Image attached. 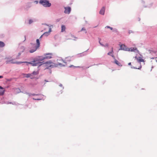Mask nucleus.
I'll list each match as a JSON object with an SVG mask.
<instances>
[{
    "mask_svg": "<svg viewBox=\"0 0 157 157\" xmlns=\"http://www.w3.org/2000/svg\"><path fill=\"white\" fill-rule=\"evenodd\" d=\"M120 47L121 50L126 51L134 52H138L136 48H127L126 46L124 44H121V45Z\"/></svg>",
    "mask_w": 157,
    "mask_h": 157,
    "instance_id": "7ed1b4c3",
    "label": "nucleus"
},
{
    "mask_svg": "<svg viewBox=\"0 0 157 157\" xmlns=\"http://www.w3.org/2000/svg\"><path fill=\"white\" fill-rule=\"evenodd\" d=\"M45 81L46 82H48V81H47L46 80H45Z\"/></svg>",
    "mask_w": 157,
    "mask_h": 157,
    "instance_id": "c9c22d12",
    "label": "nucleus"
},
{
    "mask_svg": "<svg viewBox=\"0 0 157 157\" xmlns=\"http://www.w3.org/2000/svg\"><path fill=\"white\" fill-rule=\"evenodd\" d=\"M111 56H112V57H113L114 59H115V57H114V55H111Z\"/></svg>",
    "mask_w": 157,
    "mask_h": 157,
    "instance_id": "c756f323",
    "label": "nucleus"
},
{
    "mask_svg": "<svg viewBox=\"0 0 157 157\" xmlns=\"http://www.w3.org/2000/svg\"><path fill=\"white\" fill-rule=\"evenodd\" d=\"M71 36L72 37H74V38H75V37H74L73 36V35H71Z\"/></svg>",
    "mask_w": 157,
    "mask_h": 157,
    "instance_id": "e433bc0d",
    "label": "nucleus"
},
{
    "mask_svg": "<svg viewBox=\"0 0 157 157\" xmlns=\"http://www.w3.org/2000/svg\"><path fill=\"white\" fill-rule=\"evenodd\" d=\"M66 29L65 26L64 25H62L61 26V32H63Z\"/></svg>",
    "mask_w": 157,
    "mask_h": 157,
    "instance_id": "aec40b11",
    "label": "nucleus"
},
{
    "mask_svg": "<svg viewBox=\"0 0 157 157\" xmlns=\"http://www.w3.org/2000/svg\"><path fill=\"white\" fill-rule=\"evenodd\" d=\"M114 63L119 66H122V65L120 63L118 60L115 59H114Z\"/></svg>",
    "mask_w": 157,
    "mask_h": 157,
    "instance_id": "ddd939ff",
    "label": "nucleus"
},
{
    "mask_svg": "<svg viewBox=\"0 0 157 157\" xmlns=\"http://www.w3.org/2000/svg\"><path fill=\"white\" fill-rule=\"evenodd\" d=\"M113 53V48H112V50L110 52H109L107 54L108 55H110L111 56V54H112Z\"/></svg>",
    "mask_w": 157,
    "mask_h": 157,
    "instance_id": "412c9836",
    "label": "nucleus"
},
{
    "mask_svg": "<svg viewBox=\"0 0 157 157\" xmlns=\"http://www.w3.org/2000/svg\"><path fill=\"white\" fill-rule=\"evenodd\" d=\"M69 67H79V66H76V67H75L73 65H71V66H69Z\"/></svg>",
    "mask_w": 157,
    "mask_h": 157,
    "instance_id": "a878e982",
    "label": "nucleus"
},
{
    "mask_svg": "<svg viewBox=\"0 0 157 157\" xmlns=\"http://www.w3.org/2000/svg\"><path fill=\"white\" fill-rule=\"evenodd\" d=\"M3 77L2 76H0V78H2Z\"/></svg>",
    "mask_w": 157,
    "mask_h": 157,
    "instance_id": "473e14b6",
    "label": "nucleus"
},
{
    "mask_svg": "<svg viewBox=\"0 0 157 157\" xmlns=\"http://www.w3.org/2000/svg\"><path fill=\"white\" fill-rule=\"evenodd\" d=\"M7 63H17V64H20L22 63H26L30 64L32 65L33 66H40L42 65L41 64V62H38L37 60L35 59L33 62H17L16 61H14L13 59L7 60L6 61Z\"/></svg>",
    "mask_w": 157,
    "mask_h": 157,
    "instance_id": "f257e3e1",
    "label": "nucleus"
},
{
    "mask_svg": "<svg viewBox=\"0 0 157 157\" xmlns=\"http://www.w3.org/2000/svg\"><path fill=\"white\" fill-rule=\"evenodd\" d=\"M36 44H31L32 46L33 47V48L31 49L29 52L30 53H33L36 51V50L40 46V42L39 39H37L36 40Z\"/></svg>",
    "mask_w": 157,
    "mask_h": 157,
    "instance_id": "20e7f679",
    "label": "nucleus"
},
{
    "mask_svg": "<svg viewBox=\"0 0 157 157\" xmlns=\"http://www.w3.org/2000/svg\"><path fill=\"white\" fill-rule=\"evenodd\" d=\"M83 30H85V31L86 30V29L85 28H82V29L81 31H83Z\"/></svg>",
    "mask_w": 157,
    "mask_h": 157,
    "instance_id": "bb28decb",
    "label": "nucleus"
},
{
    "mask_svg": "<svg viewBox=\"0 0 157 157\" xmlns=\"http://www.w3.org/2000/svg\"><path fill=\"white\" fill-rule=\"evenodd\" d=\"M59 86H62V84H60Z\"/></svg>",
    "mask_w": 157,
    "mask_h": 157,
    "instance_id": "58836bf2",
    "label": "nucleus"
},
{
    "mask_svg": "<svg viewBox=\"0 0 157 157\" xmlns=\"http://www.w3.org/2000/svg\"><path fill=\"white\" fill-rule=\"evenodd\" d=\"M128 33H129L130 34L131 33H132V30H130V31H129Z\"/></svg>",
    "mask_w": 157,
    "mask_h": 157,
    "instance_id": "cd10ccee",
    "label": "nucleus"
},
{
    "mask_svg": "<svg viewBox=\"0 0 157 157\" xmlns=\"http://www.w3.org/2000/svg\"><path fill=\"white\" fill-rule=\"evenodd\" d=\"M22 48H23V50H24V49H24V47H22Z\"/></svg>",
    "mask_w": 157,
    "mask_h": 157,
    "instance_id": "4c0bfd02",
    "label": "nucleus"
},
{
    "mask_svg": "<svg viewBox=\"0 0 157 157\" xmlns=\"http://www.w3.org/2000/svg\"><path fill=\"white\" fill-rule=\"evenodd\" d=\"M21 53H18V56H19L21 55Z\"/></svg>",
    "mask_w": 157,
    "mask_h": 157,
    "instance_id": "72a5a7b5",
    "label": "nucleus"
},
{
    "mask_svg": "<svg viewBox=\"0 0 157 157\" xmlns=\"http://www.w3.org/2000/svg\"><path fill=\"white\" fill-rule=\"evenodd\" d=\"M39 94H32V95L33 96H35V95H38Z\"/></svg>",
    "mask_w": 157,
    "mask_h": 157,
    "instance_id": "c85d7f7f",
    "label": "nucleus"
},
{
    "mask_svg": "<svg viewBox=\"0 0 157 157\" xmlns=\"http://www.w3.org/2000/svg\"><path fill=\"white\" fill-rule=\"evenodd\" d=\"M14 92L15 94H17L21 92V90L20 89L17 88L13 89Z\"/></svg>",
    "mask_w": 157,
    "mask_h": 157,
    "instance_id": "4468645a",
    "label": "nucleus"
},
{
    "mask_svg": "<svg viewBox=\"0 0 157 157\" xmlns=\"http://www.w3.org/2000/svg\"><path fill=\"white\" fill-rule=\"evenodd\" d=\"M45 59H50L52 58V54L51 53H48L44 54Z\"/></svg>",
    "mask_w": 157,
    "mask_h": 157,
    "instance_id": "6e6552de",
    "label": "nucleus"
},
{
    "mask_svg": "<svg viewBox=\"0 0 157 157\" xmlns=\"http://www.w3.org/2000/svg\"><path fill=\"white\" fill-rule=\"evenodd\" d=\"M39 3L45 7H50L51 4L48 0H40Z\"/></svg>",
    "mask_w": 157,
    "mask_h": 157,
    "instance_id": "39448f33",
    "label": "nucleus"
},
{
    "mask_svg": "<svg viewBox=\"0 0 157 157\" xmlns=\"http://www.w3.org/2000/svg\"><path fill=\"white\" fill-rule=\"evenodd\" d=\"M99 43L100 44L102 45L101 44V43H100V41H99Z\"/></svg>",
    "mask_w": 157,
    "mask_h": 157,
    "instance_id": "f704fd0d",
    "label": "nucleus"
},
{
    "mask_svg": "<svg viewBox=\"0 0 157 157\" xmlns=\"http://www.w3.org/2000/svg\"><path fill=\"white\" fill-rule=\"evenodd\" d=\"M64 8L65 9L64 13L66 14H69L71 10V8L69 6H68L65 7Z\"/></svg>",
    "mask_w": 157,
    "mask_h": 157,
    "instance_id": "0eeeda50",
    "label": "nucleus"
},
{
    "mask_svg": "<svg viewBox=\"0 0 157 157\" xmlns=\"http://www.w3.org/2000/svg\"><path fill=\"white\" fill-rule=\"evenodd\" d=\"M128 65H131V63H128Z\"/></svg>",
    "mask_w": 157,
    "mask_h": 157,
    "instance_id": "2f4dec72",
    "label": "nucleus"
},
{
    "mask_svg": "<svg viewBox=\"0 0 157 157\" xmlns=\"http://www.w3.org/2000/svg\"><path fill=\"white\" fill-rule=\"evenodd\" d=\"M71 58L70 57H68L66 58L65 61L66 63H67L69 61H71Z\"/></svg>",
    "mask_w": 157,
    "mask_h": 157,
    "instance_id": "2eb2a0df",
    "label": "nucleus"
},
{
    "mask_svg": "<svg viewBox=\"0 0 157 157\" xmlns=\"http://www.w3.org/2000/svg\"><path fill=\"white\" fill-rule=\"evenodd\" d=\"M36 59L38 62H40V61H42L44 59H45L44 56H38Z\"/></svg>",
    "mask_w": 157,
    "mask_h": 157,
    "instance_id": "1a4fd4ad",
    "label": "nucleus"
},
{
    "mask_svg": "<svg viewBox=\"0 0 157 157\" xmlns=\"http://www.w3.org/2000/svg\"><path fill=\"white\" fill-rule=\"evenodd\" d=\"M33 99L34 100H41L42 99V98H40L35 99V98H33Z\"/></svg>",
    "mask_w": 157,
    "mask_h": 157,
    "instance_id": "393cba45",
    "label": "nucleus"
},
{
    "mask_svg": "<svg viewBox=\"0 0 157 157\" xmlns=\"http://www.w3.org/2000/svg\"><path fill=\"white\" fill-rule=\"evenodd\" d=\"M5 45V44L3 42L0 41V47H3Z\"/></svg>",
    "mask_w": 157,
    "mask_h": 157,
    "instance_id": "6ab92c4d",
    "label": "nucleus"
},
{
    "mask_svg": "<svg viewBox=\"0 0 157 157\" xmlns=\"http://www.w3.org/2000/svg\"><path fill=\"white\" fill-rule=\"evenodd\" d=\"M58 64L59 65H62L63 64V63L64 62L62 60H60V59H58L57 60Z\"/></svg>",
    "mask_w": 157,
    "mask_h": 157,
    "instance_id": "dca6fc26",
    "label": "nucleus"
},
{
    "mask_svg": "<svg viewBox=\"0 0 157 157\" xmlns=\"http://www.w3.org/2000/svg\"><path fill=\"white\" fill-rule=\"evenodd\" d=\"M38 73L39 72L38 71H34L33 73L31 74H32V76L33 77L34 75H38Z\"/></svg>",
    "mask_w": 157,
    "mask_h": 157,
    "instance_id": "a211bd4d",
    "label": "nucleus"
},
{
    "mask_svg": "<svg viewBox=\"0 0 157 157\" xmlns=\"http://www.w3.org/2000/svg\"><path fill=\"white\" fill-rule=\"evenodd\" d=\"M152 54H154V57H150V58L152 59H154L155 58H157V52H156L152 51L151 52Z\"/></svg>",
    "mask_w": 157,
    "mask_h": 157,
    "instance_id": "9d476101",
    "label": "nucleus"
},
{
    "mask_svg": "<svg viewBox=\"0 0 157 157\" xmlns=\"http://www.w3.org/2000/svg\"><path fill=\"white\" fill-rule=\"evenodd\" d=\"M135 58L136 59L137 62H134L135 67H131L132 68L140 69L141 68L140 63L144 62V60L140 57H137L136 56Z\"/></svg>",
    "mask_w": 157,
    "mask_h": 157,
    "instance_id": "f03ea898",
    "label": "nucleus"
},
{
    "mask_svg": "<svg viewBox=\"0 0 157 157\" xmlns=\"http://www.w3.org/2000/svg\"><path fill=\"white\" fill-rule=\"evenodd\" d=\"M105 28H107L108 29H110L111 30H112L113 29V28L112 27H111L109 26H107L105 27Z\"/></svg>",
    "mask_w": 157,
    "mask_h": 157,
    "instance_id": "5701e85b",
    "label": "nucleus"
},
{
    "mask_svg": "<svg viewBox=\"0 0 157 157\" xmlns=\"http://www.w3.org/2000/svg\"><path fill=\"white\" fill-rule=\"evenodd\" d=\"M26 76H25V77L26 78H29V77H31V78H32V77H33L32 76V74L31 73V74H26Z\"/></svg>",
    "mask_w": 157,
    "mask_h": 157,
    "instance_id": "f3484780",
    "label": "nucleus"
},
{
    "mask_svg": "<svg viewBox=\"0 0 157 157\" xmlns=\"http://www.w3.org/2000/svg\"><path fill=\"white\" fill-rule=\"evenodd\" d=\"M105 7H102L99 12L100 14L102 15H104L105 12Z\"/></svg>",
    "mask_w": 157,
    "mask_h": 157,
    "instance_id": "f8f14e48",
    "label": "nucleus"
},
{
    "mask_svg": "<svg viewBox=\"0 0 157 157\" xmlns=\"http://www.w3.org/2000/svg\"><path fill=\"white\" fill-rule=\"evenodd\" d=\"M52 62L50 61L49 60L47 62L42 63V65H43V66L46 67V68L48 69V68L51 67L52 66L51 64L52 63Z\"/></svg>",
    "mask_w": 157,
    "mask_h": 157,
    "instance_id": "423d86ee",
    "label": "nucleus"
},
{
    "mask_svg": "<svg viewBox=\"0 0 157 157\" xmlns=\"http://www.w3.org/2000/svg\"><path fill=\"white\" fill-rule=\"evenodd\" d=\"M0 95H3L4 94L5 90L2 86H0Z\"/></svg>",
    "mask_w": 157,
    "mask_h": 157,
    "instance_id": "9b49d317",
    "label": "nucleus"
},
{
    "mask_svg": "<svg viewBox=\"0 0 157 157\" xmlns=\"http://www.w3.org/2000/svg\"><path fill=\"white\" fill-rule=\"evenodd\" d=\"M33 22V21L32 20H29V24H31V23H32Z\"/></svg>",
    "mask_w": 157,
    "mask_h": 157,
    "instance_id": "b1692460",
    "label": "nucleus"
},
{
    "mask_svg": "<svg viewBox=\"0 0 157 157\" xmlns=\"http://www.w3.org/2000/svg\"><path fill=\"white\" fill-rule=\"evenodd\" d=\"M49 32H45L44 33V34H43V35H44V36H48V35H49Z\"/></svg>",
    "mask_w": 157,
    "mask_h": 157,
    "instance_id": "4be33fe9",
    "label": "nucleus"
},
{
    "mask_svg": "<svg viewBox=\"0 0 157 157\" xmlns=\"http://www.w3.org/2000/svg\"><path fill=\"white\" fill-rule=\"evenodd\" d=\"M44 36L43 34V35H42L40 36V37L39 39H41V38L42 37V36Z\"/></svg>",
    "mask_w": 157,
    "mask_h": 157,
    "instance_id": "7c9ffc66",
    "label": "nucleus"
}]
</instances>
